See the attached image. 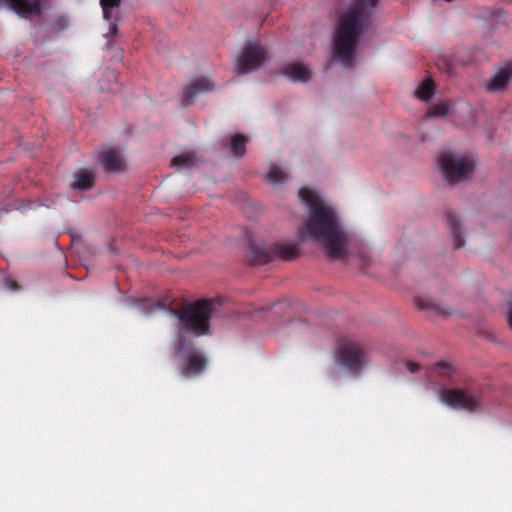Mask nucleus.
<instances>
[{
    "label": "nucleus",
    "mask_w": 512,
    "mask_h": 512,
    "mask_svg": "<svg viewBox=\"0 0 512 512\" xmlns=\"http://www.w3.org/2000/svg\"><path fill=\"white\" fill-rule=\"evenodd\" d=\"M299 197L310 207V215L300 230L301 234L320 243L330 258L341 259L345 254L346 235L333 209L325 206L309 188H301Z\"/></svg>",
    "instance_id": "1"
},
{
    "label": "nucleus",
    "mask_w": 512,
    "mask_h": 512,
    "mask_svg": "<svg viewBox=\"0 0 512 512\" xmlns=\"http://www.w3.org/2000/svg\"><path fill=\"white\" fill-rule=\"evenodd\" d=\"M379 0H351L340 15L333 40L335 58L345 67H352L358 41L371 25L373 10Z\"/></svg>",
    "instance_id": "2"
},
{
    "label": "nucleus",
    "mask_w": 512,
    "mask_h": 512,
    "mask_svg": "<svg viewBox=\"0 0 512 512\" xmlns=\"http://www.w3.org/2000/svg\"><path fill=\"white\" fill-rule=\"evenodd\" d=\"M171 304L172 302L165 298L157 303V307L168 310L177 318V352L182 353L192 345V341L186 337V334L199 337L209 332L210 317L214 312V301L201 299L185 303L179 308H172Z\"/></svg>",
    "instance_id": "3"
},
{
    "label": "nucleus",
    "mask_w": 512,
    "mask_h": 512,
    "mask_svg": "<svg viewBox=\"0 0 512 512\" xmlns=\"http://www.w3.org/2000/svg\"><path fill=\"white\" fill-rule=\"evenodd\" d=\"M439 167L449 184H456L467 180L475 167L472 158L443 151L438 155Z\"/></svg>",
    "instance_id": "4"
},
{
    "label": "nucleus",
    "mask_w": 512,
    "mask_h": 512,
    "mask_svg": "<svg viewBox=\"0 0 512 512\" xmlns=\"http://www.w3.org/2000/svg\"><path fill=\"white\" fill-rule=\"evenodd\" d=\"M438 396L445 405L470 413L476 412L481 405L480 395L471 388H442Z\"/></svg>",
    "instance_id": "5"
},
{
    "label": "nucleus",
    "mask_w": 512,
    "mask_h": 512,
    "mask_svg": "<svg viewBox=\"0 0 512 512\" xmlns=\"http://www.w3.org/2000/svg\"><path fill=\"white\" fill-rule=\"evenodd\" d=\"M336 355L339 365L353 375H358L366 363L362 347L350 338L340 340Z\"/></svg>",
    "instance_id": "6"
},
{
    "label": "nucleus",
    "mask_w": 512,
    "mask_h": 512,
    "mask_svg": "<svg viewBox=\"0 0 512 512\" xmlns=\"http://www.w3.org/2000/svg\"><path fill=\"white\" fill-rule=\"evenodd\" d=\"M268 59V51L257 43L248 44L237 59V70L246 74L259 68Z\"/></svg>",
    "instance_id": "7"
},
{
    "label": "nucleus",
    "mask_w": 512,
    "mask_h": 512,
    "mask_svg": "<svg viewBox=\"0 0 512 512\" xmlns=\"http://www.w3.org/2000/svg\"><path fill=\"white\" fill-rule=\"evenodd\" d=\"M177 355H186L185 359L179 366L180 373L185 378H192L199 376L206 367L207 360L205 356L193 347V344L185 352L178 353Z\"/></svg>",
    "instance_id": "8"
},
{
    "label": "nucleus",
    "mask_w": 512,
    "mask_h": 512,
    "mask_svg": "<svg viewBox=\"0 0 512 512\" xmlns=\"http://www.w3.org/2000/svg\"><path fill=\"white\" fill-rule=\"evenodd\" d=\"M4 4L19 17L31 20L43 14L42 0H4Z\"/></svg>",
    "instance_id": "9"
},
{
    "label": "nucleus",
    "mask_w": 512,
    "mask_h": 512,
    "mask_svg": "<svg viewBox=\"0 0 512 512\" xmlns=\"http://www.w3.org/2000/svg\"><path fill=\"white\" fill-rule=\"evenodd\" d=\"M215 84L207 77L193 79L183 90L182 105L188 106L195 97L213 91Z\"/></svg>",
    "instance_id": "10"
},
{
    "label": "nucleus",
    "mask_w": 512,
    "mask_h": 512,
    "mask_svg": "<svg viewBox=\"0 0 512 512\" xmlns=\"http://www.w3.org/2000/svg\"><path fill=\"white\" fill-rule=\"evenodd\" d=\"M99 158L107 172H118L125 166L121 151L116 147H105L99 152Z\"/></svg>",
    "instance_id": "11"
},
{
    "label": "nucleus",
    "mask_w": 512,
    "mask_h": 512,
    "mask_svg": "<svg viewBox=\"0 0 512 512\" xmlns=\"http://www.w3.org/2000/svg\"><path fill=\"white\" fill-rule=\"evenodd\" d=\"M247 257L250 264H266L274 259L273 246L266 247L264 245L251 243Z\"/></svg>",
    "instance_id": "12"
},
{
    "label": "nucleus",
    "mask_w": 512,
    "mask_h": 512,
    "mask_svg": "<svg viewBox=\"0 0 512 512\" xmlns=\"http://www.w3.org/2000/svg\"><path fill=\"white\" fill-rule=\"evenodd\" d=\"M512 78V62L499 68L487 85L489 91H500L504 89Z\"/></svg>",
    "instance_id": "13"
},
{
    "label": "nucleus",
    "mask_w": 512,
    "mask_h": 512,
    "mask_svg": "<svg viewBox=\"0 0 512 512\" xmlns=\"http://www.w3.org/2000/svg\"><path fill=\"white\" fill-rule=\"evenodd\" d=\"M95 183V171L93 169H80L75 173L74 182L71 184L73 189L89 190Z\"/></svg>",
    "instance_id": "14"
},
{
    "label": "nucleus",
    "mask_w": 512,
    "mask_h": 512,
    "mask_svg": "<svg viewBox=\"0 0 512 512\" xmlns=\"http://www.w3.org/2000/svg\"><path fill=\"white\" fill-rule=\"evenodd\" d=\"M282 73L293 81L307 82L311 78L309 67L301 63L287 65Z\"/></svg>",
    "instance_id": "15"
},
{
    "label": "nucleus",
    "mask_w": 512,
    "mask_h": 512,
    "mask_svg": "<svg viewBox=\"0 0 512 512\" xmlns=\"http://www.w3.org/2000/svg\"><path fill=\"white\" fill-rule=\"evenodd\" d=\"M274 258H280L285 261L296 259L300 252L296 245L293 244H275L273 245Z\"/></svg>",
    "instance_id": "16"
},
{
    "label": "nucleus",
    "mask_w": 512,
    "mask_h": 512,
    "mask_svg": "<svg viewBox=\"0 0 512 512\" xmlns=\"http://www.w3.org/2000/svg\"><path fill=\"white\" fill-rule=\"evenodd\" d=\"M447 224L451 230L455 248L459 249L465 245V240L460 234V222L456 215L451 212L446 214Z\"/></svg>",
    "instance_id": "17"
},
{
    "label": "nucleus",
    "mask_w": 512,
    "mask_h": 512,
    "mask_svg": "<svg viewBox=\"0 0 512 512\" xmlns=\"http://www.w3.org/2000/svg\"><path fill=\"white\" fill-rule=\"evenodd\" d=\"M248 138L243 134L237 133L231 137L230 150L234 157H243L246 153V143Z\"/></svg>",
    "instance_id": "18"
},
{
    "label": "nucleus",
    "mask_w": 512,
    "mask_h": 512,
    "mask_svg": "<svg viewBox=\"0 0 512 512\" xmlns=\"http://www.w3.org/2000/svg\"><path fill=\"white\" fill-rule=\"evenodd\" d=\"M434 93L435 85L430 78L425 79L415 90L416 97L423 101L430 100L433 97Z\"/></svg>",
    "instance_id": "19"
},
{
    "label": "nucleus",
    "mask_w": 512,
    "mask_h": 512,
    "mask_svg": "<svg viewBox=\"0 0 512 512\" xmlns=\"http://www.w3.org/2000/svg\"><path fill=\"white\" fill-rule=\"evenodd\" d=\"M171 165L179 168L192 167L194 165V155L192 153L177 155L171 160Z\"/></svg>",
    "instance_id": "20"
},
{
    "label": "nucleus",
    "mask_w": 512,
    "mask_h": 512,
    "mask_svg": "<svg viewBox=\"0 0 512 512\" xmlns=\"http://www.w3.org/2000/svg\"><path fill=\"white\" fill-rule=\"evenodd\" d=\"M415 304L420 309H429L435 308L440 314L443 315H451L453 312L450 309H442L436 306L431 299L426 298H417L415 299Z\"/></svg>",
    "instance_id": "21"
},
{
    "label": "nucleus",
    "mask_w": 512,
    "mask_h": 512,
    "mask_svg": "<svg viewBox=\"0 0 512 512\" xmlns=\"http://www.w3.org/2000/svg\"><path fill=\"white\" fill-rule=\"evenodd\" d=\"M286 179L287 174L276 165L272 166L267 174V180L272 184L284 182Z\"/></svg>",
    "instance_id": "22"
},
{
    "label": "nucleus",
    "mask_w": 512,
    "mask_h": 512,
    "mask_svg": "<svg viewBox=\"0 0 512 512\" xmlns=\"http://www.w3.org/2000/svg\"><path fill=\"white\" fill-rule=\"evenodd\" d=\"M449 102H441L433 105L427 112L428 117H441L448 114L450 110Z\"/></svg>",
    "instance_id": "23"
},
{
    "label": "nucleus",
    "mask_w": 512,
    "mask_h": 512,
    "mask_svg": "<svg viewBox=\"0 0 512 512\" xmlns=\"http://www.w3.org/2000/svg\"><path fill=\"white\" fill-rule=\"evenodd\" d=\"M122 0H100V5L103 10V17L106 20L111 19L110 10L120 6Z\"/></svg>",
    "instance_id": "24"
},
{
    "label": "nucleus",
    "mask_w": 512,
    "mask_h": 512,
    "mask_svg": "<svg viewBox=\"0 0 512 512\" xmlns=\"http://www.w3.org/2000/svg\"><path fill=\"white\" fill-rule=\"evenodd\" d=\"M4 284L7 289L12 291H18L20 289L19 284L13 279H6Z\"/></svg>",
    "instance_id": "25"
},
{
    "label": "nucleus",
    "mask_w": 512,
    "mask_h": 512,
    "mask_svg": "<svg viewBox=\"0 0 512 512\" xmlns=\"http://www.w3.org/2000/svg\"><path fill=\"white\" fill-rule=\"evenodd\" d=\"M406 367L410 373H415L420 370L419 364L413 361H407Z\"/></svg>",
    "instance_id": "26"
},
{
    "label": "nucleus",
    "mask_w": 512,
    "mask_h": 512,
    "mask_svg": "<svg viewBox=\"0 0 512 512\" xmlns=\"http://www.w3.org/2000/svg\"><path fill=\"white\" fill-rule=\"evenodd\" d=\"M436 367L441 368V369H446V370H450V368H451L450 364L447 362H439L436 364Z\"/></svg>",
    "instance_id": "27"
},
{
    "label": "nucleus",
    "mask_w": 512,
    "mask_h": 512,
    "mask_svg": "<svg viewBox=\"0 0 512 512\" xmlns=\"http://www.w3.org/2000/svg\"><path fill=\"white\" fill-rule=\"evenodd\" d=\"M117 30H118V26L117 24L113 23L111 26H110V33L112 35H115L117 33Z\"/></svg>",
    "instance_id": "28"
},
{
    "label": "nucleus",
    "mask_w": 512,
    "mask_h": 512,
    "mask_svg": "<svg viewBox=\"0 0 512 512\" xmlns=\"http://www.w3.org/2000/svg\"><path fill=\"white\" fill-rule=\"evenodd\" d=\"M508 323L512 329V307L510 308V311L508 313Z\"/></svg>",
    "instance_id": "29"
},
{
    "label": "nucleus",
    "mask_w": 512,
    "mask_h": 512,
    "mask_svg": "<svg viewBox=\"0 0 512 512\" xmlns=\"http://www.w3.org/2000/svg\"><path fill=\"white\" fill-rule=\"evenodd\" d=\"M1 4H4V0H0V5H1Z\"/></svg>",
    "instance_id": "30"
}]
</instances>
